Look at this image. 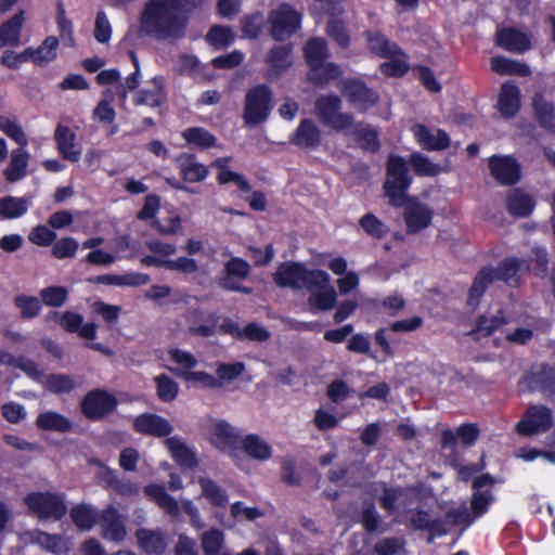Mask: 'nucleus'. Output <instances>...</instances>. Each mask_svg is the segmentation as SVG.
Listing matches in <instances>:
<instances>
[{"instance_id": "obj_47", "label": "nucleus", "mask_w": 555, "mask_h": 555, "mask_svg": "<svg viewBox=\"0 0 555 555\" xmlns=\"http://www.w3.org/2000/svg\"><path fill=\"white\" fill-rule=\"evenodd\" d=\"M359 225L361 229L372 238L382 241L384 240L390 229L373 212H366L359 219Z\"/></svg>"}, {"instance_id": "obj_38", "label": "nucleus", "mask_w": 555, "mask_h": 555, "mask_svg": "<svg viewBox=\"0 0 555 555\" xmlns=\"http://www.w3.org/2000/svg\"><path fill=\"white\" fill-rule=\"evenodd\" d=\"M36 425L42 430L57 431V433H69L73 429L72 421L65 415L47 411L42 412L37 416Z\"/></svg>"}, {"instance_id": "obj_31", "label": "nucleus", "mask_w": 555, "mask_h": 555, "mask_svg": "<svg viewBox=\"0 0 555 555\" xmlns=\"http://www.w3.org/2000/svg\"><path fill=\"white\" fill-rule=\"evenodd\" d=\"M292 43L274 46L268 51L264 61L274 75L279 76L292 66Z\"/></svg>"}, {"instance_id": "obj_49", "label": "nucleus", "mask_w": 555, "mask_h": 555, "mask_svg": "<svg viewBox=\"0 0 555 555\" xmlns=\"http://www.w3.org/2000/svg\"><path fill=\"white\" fill-rule=\"evenodd\" d=\"M205 40L217 50L225 49L233 43L234 34L228 26L214 25L206 34Z\"/></svg>"}, {"instance_id": "obj_42", "label": "nucleus", "mask_w": 555, "mask_h": 555, "mask_svg": "<svg viewBox=\"0 0 555 555\" xmlns=\"http://www.w3.org/2000/svg\"><path fill=\"white\" fill-rule=\"evenodd\" d=\"M29 208V202L25 197L7 195L0 198V217L2 219H17L24 216Z\"/></svg>"}, {"instance_id": "obj_62", "label": "nucleus", "mask_w": 555, "mask_h": 555, "mask_svg": "<svg viewBox=\"0 0 555 555\" xmlns=\"http://www.w3.org/2000/svg\"><path fill=\"white\" fill-rule=\"evenodd\" d=\"M281 480L288 487H297L301 483V477L296 473V460L293 456H284L281 460Z\"/></svg>"}, {"instance_id": "obj_41", "label": "nucleus", "mask_w": 555, "mask_h": 555, "mask_svg": "<svg viewBox=\"0 0 555 555\" xmlns=\"http://www.w3.org/2000/svg\"><path fill=\"white\" fill-rule=\"evenodd\" d=\"M137 538L140 547L147 554L162 555L167 548V542L160 532L139 529Z\"/></svg>"}, {"instance_id": "obj_36", "label": "nucleus", "mask_w": 555, "mask_h": 555, "mask_svg": "<svg viewBox=\"0 0 555 555\" xmlns=\"http://www.w3.org/2000/svg\"><path fill=\"white\" fill-rule=\"evenodd\" d=\"M341 75L343 68L340 67V65L334 62L325 61L318 69H309L307 74V80L314 87L324 88L331 81L339 79Z\"/></svg>"}, {"instance_id": "obj_14", "label": "nucleus", "mask_w": 555, "mask_h": 555, "mask_svg": "<svg viewBox=\"0 0 555 555\" xmlns=\"http://www.w3.org/2000/svg\"><path fill=\"white\" fill-rule=\"evenodd\" d=\"M491 176L501 185H515L521 177L519 163L511 155H492L488 159Z\"/></svg>"}, {"instance_id": "obj_52", "label": "nucleus", "mask_w": 555, "mask_h": 555, "mask_svg": "<svg viewBox=\"0 0 555 555\" xmlns=\"http://www.w3.org/2000/svg\"><path fill=\"white\" fill-rule=\"evenodd\" d=\"M156 384V393L160 401L171 402L179 393L178 383L166 374H160L154 378Z\"/></svg>"}, {"instance_id": "obj_37", "label": "nucleus", "mask_w": 555, "mask_h": 555, "mask_svg": "<svg viewBox=\"0 0 555 555\" xmlns=\"http://www.w3.org/2000/svg\"><path fill=\"white\" fill-rule=\"evenodd\" d=\"M210 441L217 449L225 451L236 448L240 436L228 422L221 421L216 424L211 433Z\"/></svg>"}, {"instance_id": "obj_44", "label": "nucleus", "mask_w": 555, "mask_h": 555, "mask_svg": "<svg viewBox=\"0 0 555 555\" xmlns=\"http://www.w3.org/2000/svg\"><path fill=\"white\" fill-rule=\"evenodd\" d=\"M182 138L189 145L206 150L214 147L217 138L207 129L202 127H190L182 132Z\"/></svg>"}, {"instance_id": "obj_13", "label": "nucleus", "mask_w": 555, "mask_h": 555, "mask_svg": "<svg viewBox=\"0 0 555 555\" xmlns=\"http://www.w3.org/2000/svg\"><path fill=\"white\" fill-rule=\"evenodd\" d=\"M402 207L406 234H417L431 224L434 210L426 204L422 203L418 197H405Z\"/></svg>"}, {"instance_id": "obj_5", "label": "nucleus", "mask_w": 555, "mask_h": 555, "mask_svg": "<svg viewBox=\"0 0 555 555\" xmlns=\"http://www.w3.org/2000/svg\"><path fill=\"white\" fill-rule=\"evenodd\" d=\"M343 101L335 94H322L314 102V113L319 121L336 132H345L353 125V116L341 112Z\"/></svg>"}, {"instance_id": "obj_18", "label": "nucleus", "mask_w": 555, "mask_h": 555, "mask_svg": "<svg viewBox=\"0 0 555 555\" xmlns=\"http://www.w3.org/2000/svg\"><path fill=\"white\" fill-rule=\"evenodd\" d=\"M498 111L505 119L514 118L521 108V92L515 81L502 83L498 95Z\"/></svg>"}, {"instance_id": "obj_30", "label": "nucleus", "mask_w": 555, "mask_h": 555, "mask_svg": "<svg viewBox=\"0 0 555 555\" xmlns=\"http://www.w3.org/2000/svg\"><path fill=\"white\" fill-rule=\"evenodd\" d=\"M144 494L155 502L157 506L164 509L170 516L179 515V504L177 500L168 494L166 488L159 483H151L144 487Z\"/></svg>"}, {"instance_id": "obj_28", "label": "nucleus", "mask_w": 555, "mask_h": 555, "mask_svg": "<svg viewBox=\"0 0 555 555\" xmlns=\"http://www.w3.org/2000/svg\"><path fill=\"white\" fill-rule=\"evenodd\" d=\"M533 117L546 131L555 132V106L544 95L537 92L532 98Z\"/></svg>"}, {"instance_id": "obj_22", "label": "nucleus", "mask_w": 555, "mask_h": 555, "mask_svg": "<svg viewBox=\"0 0 555 555\" xmlns=\"http://www.w3.org/2000/svg\"><path fill=\"white\" fill-rule=\"evenodd\" d=\"M349 129L362 151L377 153L380 150L379 132L373 125L353 121Z\"/></svg>"}, {"instance_id": "obj_1", "label": "nucleus", "mask_w": 555, "mask_h": 555, "mask_svg": "<svg viewBox=\"0 0 555 555\" xmlns=\"http://www.w3.org/2000/svg\"><path fill=\"white\" fill-rule=\"evenodd\" d=\"M196 0H146L140 13L141 31L157 41L185 38Z\"/></svg>"}, {"instance_id": "obj_55", "label": "nucleus", "mask_w": 555, "mask_h": 555, "mask_svg": "<svg viewBox=\"0 0 555 555\" xmlns=\"http://www.w3.org/2000/svg\"><path fill=\"white\" fill-rule=\"evenodd\" d=\"M14 305L20 309L21 318L26 320L38 317L42 308L39 298L28 295L15 296Z\"/></svg>"}, {"instance_id": "obj_43", "label": "nucleus", "mask_w": 555, "mask_h": 555, "mask_svg": "<svg viewBox=\"0 0 555 555\" xmlns=\"http://www.w3.org/2000/svg\"><path fill=\"white\" fill-rule=\"evenodd\" d=\"M156 85V90L141 89L138 91L134 98L135 105H147L150 107H159L166 101V94L164 92L163 79L155 77L153 79Z\"/></svg>"}, {"instance_id": "obj_58", "label": "nucleus", "mask_w": 555, "mask_h": 555, "mask_svg": "<svg viewBox=\"0 0 555 555\" xmlns=\"http://www.w3.org/2000/svg\"><path fill=\"white\" fill-rule=\"evenodd\" d=\"M42 302L48 307H62L68 299V292L64 286H47L39 293Z\"/></svg>"}, {"instance_id": "obj_27", "label": "nucleus", "mask_w": 555, "mask_h": 555, "mask_svg": "<svg viewBox=\"0 0 555 555\" xmlns=\"http://www.w3.org/2000/svg\"><path fill=\"white\" fill-rule=\"evenodd\" d=\"M172 460L180 466L194 469L198 465L195 452L190 449L179 437H169L165 439Z\"/></svg>"}, {"instance_id": "obj_2", "label": "nucleus", "mask_w": 555, "mask_h": 555, "mask_svg": "<svg viewBox=\"0 0 555 555\" xmlns=\"http://www.w3.org/2000/svg\"><path fill=\"white\" fill-rule=\"evenodd\" d=\"M522 260L517 257H507L501 260L496 268L483 266L479 269L468 291L466 306L475 310L487 292L490 284L495 281H503L508 286L519 285Z\"/></svg>"}, {"instance_id": "obj_15", "label": "nucleus", "mask_w": 555, "mask_h": 555, "mask_svg": "<svg viewBox=\"0 0 555 555\" xmlns=\"http://www.w3.org/2000/svg\"><path fill=\"white\" fill-rule=\"evenodd\" d=\"M132 428L138 434L156 438H169L168 436L173 430L167 418L149 412L138 415L133 421Z\"/></svg>"}, {"instance_id": "obj_16", "label": "nucleus", "mask_w": 555, "mask_h": 555, "mask_svg": "<svg viewBox=\"0 0 555 555\" xmlns=\"http://www.w3.org/2000/svg\"><path fill=\"white\" fill-rule=\"evenodd\" d=\"M322 142L320 128L310 118H304L289 137V143L304 150L314 151Z\"/></svg>"}, {"instance_id": "obj_46", "label": "nucleus", "mask_w": 555, "mask_h": 555, "mask_svg": "<svg viewBox=\"0 0 555 555\" xmlns=\"http://www.w3.org/2000/svg\"><path fill=\"white\" fill-rule=\"evenodd\" d=\"M409 164L417 177H436L441 172L438 164L433 163L426 155L420 152L410 154Z\"/></svg>"}, {"instance_id": "obj_8", "label": "nucleus", "mask_w": 555, "mask_h": 555, "mask_svg": "<svg viewBox=\"0 0 555 555\" xmlns=\"http://www.w3.org/2000/svg\"><path fill=\"white\" fill-rule=\"evenodd\" d=\"M79 406L87 420L99 422L116 411L118 400L114 393L106 389L95 388L83 396Z\"/></svg>"}, {"instance_id": "obj_33", "label": "nucleus", "mask_w": 555, "mask_h": 555, "mask_svg": "<svg viewBox=\"0 0 555 555\" xmlns=\"http://www.w3.org/2000/svg\"><path fill=\"white\" fill-rule=\"evenodd\" d=\"M24 24V12L20 11L8 21L0 24V48L20 44L21 31Z\"/></svg>"}, {"instance_id": "obj_29", "label": "nucleus", "mask_w": 555, "mask_h": 555, "mask_svg": "<svg viewBox=\"0 0 555 555\" xmlns=\"http://www.w3.org/2000/svg\"><path fill=\"white\" fill-rule=\"evenodd\" d=\"M535 203L531 195L525 193L521 189L509 191L506 199L508 212L518 218H526L531 215Z\"/></svg>"}, {"instance_id": "obj_40", "label": "nucleus", "mask_w": 555, "mask_h": 555, "mask_svg": "<svg viewBox=\"0 0 555 555\" xmlns=\"http://www.w3.org/2000/svg\"><path fill=\"white\" fill-rule=\"evenodd\" d=\"M310 292L311 296L308 301L311 308L328 311L335 307L337 295L334 287L330 285V282L324 285L314 286Z\"/></svg>"}, {"instance_id": "obj_61", "label": "nucleus", "mask_w": 555, "mask_h": 555, "mask_svg": "<svg viewBox=\"0 0 555 555\" xmlns=\"http://www.w3.org/2000/svg\"><path fill=\"white\" fill-rule=\"evenodd\" d=\"M92 312L101 315L107 325H114L118 322L121 312V306L109 305L102 300H96L91 306Z\"/></svg>"}, {"instance_id": "obj_39", "label": "nucleus", "mask_w": 555, "mask_h": 555, "mask_svg": "<svg viewBox=\"0 0 555 555\" xmlns=\"http://www.w3.org/2000/svg\"><path fill=\"white\" fill-rule=\"evenodd\" d=\"M490 65L491 69L499 75H517L520 77H528L532 73L528 64L511 60L502 55L493 56Z\"/></svg>"}, {"instance_id": "obj_51", "label": "nucleus", "mask_w": 555, "mask_h": 555, "mask_svg": "<svg viewBox=\"0 0 555 555\" xmlns=\"http://www.w3.org/2000/svg\"><path fill=\"white\" fill-rule=\"evenodd\" d=\"M507 322L508 320L505 318L503 310H500L496 315L491 318L481 314L476 320L475 332L480 333L483 337H489Z\"/></svg>"}, {"instance_id": "obj_11", "label": "nucleus", "mask_w": 555, "mask_h": 555, "mask_svg": "<svg viewBox=\"0 0 555 555\" xmlns=\"http://www.w3.org/2000/svg\"><path fill=\"white\" fill-rule=\"evenodd\" d=\"M24 502L40 519L61 520L67 513L64 500L51 492H30Z\"/></svg>"}, {"instance_id": "obj_32", "label": "nucleus", "mask_w": 555, "mask_h": 555, "mask_svg": "<svg viewBox=\"0 0 555 555\" xmlns=\"http://www.w3.org/2000/svg\"><path fill=\"white\" fill-rule=\"evenodd\" d=\"M367 44L371 52L379 57L397 55L405 56V52L396 43L390 41L384 34L367 31Z\"/></svg>"}, {"instance_id": "obj_48", "label": "nucleus", "mask_w": 555, "mask_h": 555, "mask_svg": "<svg viewBox=\"0 0 555 555\" xmlns=\"http://www.w3.org/2000/svg\"><path fill=\"white\" fill-rule=\"evenodd\" d=\"M70 518L80 530H90L98 521V513L86 504H79L70 509Z\"/></svg>"}, {"instance_id": "obj_45", "label": "nucleus", "mask_w": 555, "mask_h": 555, "mask_svg": "<svg viewBox=\"0 0 555 555\" xmlns=\"http://www.w3.org/2000/svg\"><path fill=\"white\" fill-rule=\"evenodd\" d=\"M177 375L185 383L205 389H217L222 386V383L216 376L204 371H178Z\"/></svg>"}, {"instance_id": "obj_26", "label": "nucleus", "mask_w": 555, "mask_h": 555, "mask_svg": "<svg viewBox=\"0 0 555 555\" xmlns=\"http://www.w3.org/2000/svg\"><path fill=\"white\" fill-rule=\"evenodd\" d=\"M496 42L511 52L524 53L531 48L528 35L514 27L500 30L496 35Z\"/></svg>"}, {"instance_id": "obj_10", "label": "nucleus", "mask_w": 555, "mask_h": 555, "mask_svg": "<svg viewBox=\"0 0 555 555\" xmlns=\"http://www.w3.org/2000/svg\"><path fill=\"white\" fill-rule=\"evenodd\" d=\"M341 93L348 103L360 113H366L380 100L379 93L369 87L364 80L349 77L341 82Z\"/></svg>"}, {"instance_id": "obj_57", "label": "nucleus", "mask_w": 555, "mask_h": 555, "mask_svg": "<svg viewBox=\"0 0 555 555\" xmlns=\"http://www.w3.org/2000/svg\"><path fill=\"white\" fill-rule=\"evenodd\" d=\"M326 34L341 49H347L350 46V35L343 21L331 18L326 25Z\"/></svg>"}, {"instance_id": "obj_35", "label": "nucleus", "mask_w": 555, "mask_h": 555, "mask_svg": "<svg viewBox=\"0 0 555 555\" xmlns=\"http://www.w3.org/2000/svg\"><path fill=\"white\" fill-rule=\"evenodd\" d=\"M244 453L257 461H268L272 456V448L257 434H248L241 441Z\"/></svg>"}, {"instance_id": "obj_7", "label": "nucleus", "mask_w": 555, "mask_h": 555, "mask_svg": "<svg viewBox=\"0 0 555 555\" xmlns=\"http://www.w3.org/2000/svg\"><path fill=\"white\" fill-rule=\"evenodd\" d=\"M301 13L283 2L269 12V34L274 41H285L301 28Z\"/></svg>"}, {"instance_id": "obj_6", "label": "nucleus", "mask_w": 555, "mask_h": 555, "mask_svg": "<svg viewBox=\"0 0 555 555\" xmlns=\"http://www.w3.org/2000/svg\"><path fill=\"white\" fill-rule=\"evenodd\" d=\"M272 90L268 85L259 83L251 87L245 94L243 111L245 126L255 127L264 122L272 111Z\"/></svg>"}, {"instance_id": "obj_12", "label": "nucleus", "mask_w": 555, "mask_h": 555, "mask_svg": "<svg viewBox=\"0 0 555 555\" xmlns=\"http://www.w3.org/2000/svg\"><path fill=\"white\" fill-rule=\"evenodd\" d=\"M553 424L552 410L544 404H533L527 408L516 429L521 436H533L548 431Z\"/></svg>"}, {"instance_id": "obj_4", "label": "nucleus", "mask_w": 555, "mask_h": 555, "mask_svg": "<svg viewBox=\"0 0 555 555\" xmlns=\"http://www.w3.org/2000/svg\"><path fill=\"white\" fill-rule=\"evenodd\" d=\"M413 182L408 162L403 156L390 153L386 159V179L383 183L390 206L401 208Z\"/></svg>"}, {"instance_id": "obj_3", "label": "nucleus", "mask_w": 555, "mask_h": 555, "mask_svg": "<svg viewBox=\"0 0 555 555\" xmlns=\"http://www.w3.org/2000/svg\"><path fill=\"white\" fill-rule=\"evenodd\" d=\"M273 281L281 288L300 289L306 287L308 291H312L314 286L328 283L330 275L321 269H307L301 262L284 261L273 273Z\"/></svg>"}, {"instance_id": "obj_21", "label": "nucleus", "mask_w": 555, "mask_h": 555, "mask_svg": "<svg viewBox=\"0 0 555 555\" xmlns=\"http://www.w3.org/2000/svg\"><path fill=\"white\" fill-rule=\"evenodd\" d=\"M76 133L68 126L62 124L56 126L54 131V141L56 143L57 152L63 159L72 163L79 162L81 157V150L76 144Z\"/></svg>"}, {"instance_id": "obj_53", "label": "nucleus", "mask_w": 555, "mask_h": 555, "mask_svg": "<svg viewBox=\"0 0 555 555\" xmlns=\"http://www.w3.org/2000/svg\"><path fill=\"white\" fill-rule=\"evenodd\" d=\"M388 61L384 62L379 66L380 73L386 77L392 78H401L403 77L410 69V65L408 64V55H395L387 57Z\"/></svg>"}, {"instance_id": "obj_19", "label": "nucleus", "mask_w": 555, "mask_h": 555, "mask_svg": "<svg viewBox=\"0 0 555 555\" xmlns=\"http://www.w3.org/2000/svg\"><path fill=\"white\" fill-rule=\"evenodd\" d=\"M59 38L48 36L38 48L28 47L18 53L22 63L31 61L35 65L46 66L57 57Z\"/></svg>"}, {"instance_id": "obj_9", "label": "nucleus", "mask_w": 555, "mask_h": 555, "mask_svg": "<svg viewBox=\"0 0 555 555\" xmlns=\"http://www.w3.org/2000/svg\"><path fill=\"white\" fill-rule=\"evenodd\" d=\"M520 390L540 392L544 398L555 397V365L541 363L525 372L518 382Z\"/></svg>"}, {"instance_id": "obj_17", "label": "nucleus", "mask_w": 555, "mask_h": 555, "mask_svg": "<svg viewBox=\"0 0 555 555\" xmlns=\"http://www.w3.org/2000/svg\"><path fill=\"white\" fill-rule=\"evenodd\" d=\"M411 130L415 141L424 151H443L450 146V135L443 129H437L434 133L426 125L416 124Z\"/></svg>"}, {"instance_id": "obj_63", "label": "nucleus", "mask_w": 555, "mask_h": 555, "mask_svg": "<svg viewBox=\"0 0 555 555\" xmlns=\"http://www.w3.org/2000/svg\"><path fill=\"white\" fill-rule=\"evenodd\" d=\"M78 242L72 236L62 237L52 247V255L56 259L72 258L78 250Z\"/></svg>"}, {"instance_id": "obj_23", "label": "nucleus", "mask_w": 555, "mask_h": 555, "mask_svg": "<svg viewBox=\"0 0 555 555\" xmlns=\"http://www.w3.org/2000/svg\"><path fill=\"white\" fill-rule=\"evenodd\" d=\"M90 284L114 286H141L147 284L150 276L146 273L130 272L126 274H101L87 279Z\"/></svg>"}, {"instance_id": "obj_56", "label": "nucleus", "mask_w": 555, "mask_h": 555, "mask_svg": "<svg viewBox=\"0 0 555 555\" xmlns=\"http://www.w3.org/2000/svg\"><path fill=\"white\" fill-rule=\"evenodd\" d=\"M264 26V16L261 12L245 15L241 21V30L243 37L248 39H257Z\"/></svg>"}, {"instance_id": "obj_50", "label": "nucleus", "mask_w": 555, "mask_h": 555, "mask_svg": "<svg viewBox=\"0 0 555 555\" xmlns=\"http://www.w3.org/2000/svg\"><path fill=\"white\" fill-rule=\"evenodd\" d=\"M56 24L64 44L69 48L75 47L73 22L67 18L65 7L62 2H59L56 7Z\"/></svg>"}, {"instance_id": "obj_54", "label": "nucleus", "mask_w": 555, "mask_h": 555, "mask_svg": "<svg viewBox=\"0 0 555 555\" xmlns=\"http://www.w3.org/2000/svg\"><path fill=\"white\" fill-rule=\"evenodd\" d=\"M204 496L215 506L225 507L228 495L212 479L202 478L199 480Z\"/></svg>"}, {"instance_id": "obj_64", "label": "nucleus", "mask_w": 555, "mask_h": 555, "mask_svg": "<svg viewBox=\"0 0 555 555\" xmlns=\"http://www.w3.org/2000/svg\"><path fill=\"white\" fill-rule=\"evenodd\" d=\"M493 501L490 490L475 491L470 500V509L475 517H480L489 511V506Z\"/></svg>"}, {"instance_id": "obj_25", "label": "nucleus", "mask_w": 555, "mask_h": 555, "mask_svg": "<svg viewBox=\"0 0 555 555\" xmlns=\"http://www.w3.org/2000/svg\"><path fill=\"white\" fill-rule=\"evenodd\" d=\"M101 528L105 539L120 542L126 537V527L120 518L118 511L109 506L101 515Z\"/></svg>"}, {"instance_id": "obj_59", "label": "nucleus", "mask_w": 555, "mask_h": 555, "mask_svg": "<svg viewBox=\"0 0 555 555\" xmlns=\"http://www.w3.org/2000/svg\"><path fill=\"white\" fill-rule=\"evenodd\" d=\"M0 130L10 139L15 141L20 146L25 147L27 145L28 140L26 134L22 126L15 119L0 115Z\"/></svg>"}, {"instance_id": "obj_34", "label": "nucleus", "mask_w": 555, "mask_h": 555, "mask_svg": "<svg viewBox=\"0 0 555 555\" xmlns=\"http://www.w3.org/2000/svg\"><path fill=\"white\" fill-rule=\"evenodd\" d=\"M29 154L20 146L11 153V159L7 168L3 170L4 178L8 182H17L27 175Z\"/></svg>"}, {"instance_id": "obj_20", "label": "nucleus", "mask_w": 555, "mask_h": 555, "mask_svg": "<svg viewBox=\"0 0 555 555\" xmlns=\"http://www.w3.org/2000/svg\"><path fill=\"white\" fill-rule=\"evenodd\" d=\"M176 166L183 182L196 183L204 181L209 175V167L198 163L193 153H181L176 158Z\"/></svg>"}, {"instance_id": "obj_60", "label": "nucleus", "mask_w": 555, "mask_h": 555, "mask_svg": "<svg viewBox=\"0 0 555 555\" xmlns=\"http://www.w3.org/2000/svg\"><path fill=\"white\" fill-rule=\"evenodd\" d=\"M223 544V532L219 529H210L202 535V548L205 555H219Z\"/></svg>"}, {"instance_id": "obj_24", "label": "nucleus", "mask_w": 555, "mask_h": 555, "mask_svg": "<svg viewBox=\"0 0 555 555\" xmlns=\"http://www.w3.org/2000/svg\"><path fill=\"white\" fill-rule=\"evenodd\" d=\"M305 62L309 69H318L330 57L327 42L322 37H312L302 48Z\"/></svg>"}]
</instances>
